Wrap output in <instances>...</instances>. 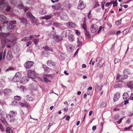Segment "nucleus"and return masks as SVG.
<instances>
[{"label": "nucleus", "mask_w": 133, "mask_h": 133, "mask_svg": "<svg viewBox=\"0 0 133 133\" xmlns=\"http://www.w3.org/2000/svg\"><path fill=\"white\" fill-rule=\"evenodd\" d=\"M86 19V18H85L84 19V29L85 30V34L86 38L88 39H89L90 38L91 35L90 34L89 32L87 31L86 25L84 23L85 22Z\"/></svg>", "instance_id": "obj_1"}, {"label": "nucleus", "mask_w": 133, "mask_h": 133, "mask_svg": "<svg viewBox=\"0 0 133 133\" xmlns=\"http://www.w3.org/2000/svg\"><path fill=\"white\" fill-rule=\"evenodd\" d=\"M22 77V75L19 72H17L13 78V80L15 82H18L19 81Z\"/></svg>", "instance_id": "obj_2"}, {"label": "nucleus", "mask_w": 133, "mask_h": 133, "mask_svg": "<svg viewBox=\"0 0 133 133\" xmlns=\"http://www.w3.org/2000/svg\"><path fill=\"white\" fill-rule=\"evenodd\" d=\"M26 16L28 18H31L32 19L31 21V23L33 24L34 25L37 22V20H35V17L33 16L30 12H28L26 14Z\"/></svg>", "instance_id": "obj_3"}, {"label": "nucleus", "mask_w": 133, "mask_h": 133, "mask_svg": "<svg viewBox=\"0 0 133 133\" xmlns=\"http://www.w3.org/2000/svg\"><path fill=\"white\" fill-rule=\"evenodd\" d=\"M27 74L29 77L32 78H35L36 77V75L34 71L29 70L27 71Z\"/></svg>", "instance_id": "obj_4"}, {"label": "nucleus", "mask_w": 133, "mask_h": 133, "mask_svg": "<svg viewBox=\"0 0 133 133\" xmlns=\"http://www.w3.org/2000/svg\"><path fill=\"white\" fill-rule=\"evenodd\" d=\"M96 61L98 63L97 66L99 68L102 66L104 64V62H102V58L101 57H98Z\"/></svg>", "instance_id": "obj_5"}, {"label": "nucleus", "mask_w": 133, "mask_h": 133, "mask_svg": "<svg viewBox=\"0 0 133 133\" xmlns=\"http://www.w3.org/2000/svg\"><path fill=\"white\" fill-rule=\"evenodd\" d=\"M34 64L33 62L27 61L24 64V66L26 68L30 69L32 66Z\"/></svg>", "instance_id": "obj_6"}, {"label": "nucleus", "mask_w": 133, "mask_h": 133, "mask_svg": "<svg viewBox=\"0 0 133 133\" xmlns=\"http://www.w3.org/2000/svg\"><path fill=\"white\" fill-rule=\"evenodd\" d=\"M98 27L95 24L92 25L90 27V30L92 33H94L98 30Z\"/></svg>", "instance_id": "obj_7"}, {"label": "nucleus", "mask_w": 133, "mask_h": 133, "mask_svg": "<svg viewBox=\"0 0 133 133\" xmlns=\"http://www.w3.org/2000/svg\"><path fill=\"white\" fill-rule=\"evenodd\" d=\"M72 31L70 30H67L64 31L62 32V34L63 37H65L69 36L70 34L72 33Z\"/></svg>", "instance_id": "obj_8"}, {"label": "nucleus", "mask_w": 133, "mask_h": 133, "mask_svg": "<svg viewBox=\"0 0 133 133\" xmlns=\"http://www.w3.org/2000/svg\"><path fill=\"white\" fill-rule=\"evenodd\" d=\"M74 48V46L72 44H69L67 46V50L69 52H72Z\"/></svg>", "instance_id": "obj_9"}, {"label": "nucleus", "mask_w": 133, "mask_h": 133, "mask_svg": "<svg viewBox=\"0 0 133 133\" xmlns=\"http://www.w3.org/2000/svg\"><path fill=\"white\" fill-rule=\"evenodd\" d=\"M125 77L124 75H121L120 74H118L117 77L116 79L119 82L121 81L124 78H126Z\"/></svg>", "instance_id": "obj_10"}, {"label": "nucleus", "mask_w": 133, "mask_h": 133, "mask_svg": "<svg viewBox=\"0 0 133 133\" xmlns=\"http://www.w3.org/2000/svg\"><path fill=\"white\" fill-rule=\"evenodd\" d=\"M131 72L128 69H126L123 71V74L125 77L127 78L128 77V75L130 74Z\"/></svg>", "instance_id": "obj_11"}, {"label": "nucleus", "mask_w": 133, "mask_h": 133, "mask_svg": "<svg viewBox=\"0 0 133 133\" xmlns=\"http://www.w3.org/2000/svg\"><path fill=\"white\" fill-rule=\"evenodd\" d=\"M67 27L69 28H75L76 26L75 24L72 22H69L66 24Z\"/></svg>", "instance_id": "obj_12"}, {"label": "nucleus", "mask_w": 133, "mask_h": 133, "mask_svg": "<svg viewBox=\"0 0 133 133\" xmlns=\"http://www.w3.org/2000/svg\"><path fill=\"white\" fill-rule=\"evenodd\" d=\"M6 59L8 60H10L13 58L12 55V52L10 51H8L6 57Z\"/></svg>", "instance_id": "obj_13"}, {"label": "nucleus", "mask_w": 133, "mask_h": 133, "mask_svg": "<svg viewBox=\"0 0 133 133\" xmlns=\"http://www.w3.org/2000/svg\"><path fill=\"white\" fill-rule=\"evenodd\" d=\"M53 38L58 42L61 41L63 39V38L60 35L55 36Z\"/></svg>", "instance_id": "obj_14"}, {"label": "nucleus", "mask_w": 133, "mask_h": 133, "mask_svg": "<svg viewBox=\"0 0 133 133\" xmlns=\"http://www.w3.org/2000/svg\"><path fill=\"white\" fill-rule=\"evenodd\" d=\"M120 94L119 92H117L114 94V101L116 102L118 100Z\"/></svg>", "instance_id": "obj_15"}, {"label": "nucleus", "mask_w": 133, "mask_h": 133, "mask_svg": "<svg viewBox=\"0 0 133 133\" xmlns=\"http://www.w3.org/2000/svg\"><path fill=\"white\" fill-rule=\"evenodd\" d=\"M47 65L48 66H52L55 65V63L51 60H49L47 62Z\"/></svg>", "instance_id": "obj_16"}, {"label": "nucleus", "mask_w": 133, "mask_h": 133, "mask_svg": "<svg viewBox=\"0 0 133 133\" xmlns=\"http://www.w3.org/2000/svg\"><path fill=\"white\" fill-rule=\"evenodd\" d=\"M8 3L6 2L3 4V6L4 8L6 7V10L8 11H9L10 10L11 8L10 6L8 5Z\"/></svg>", "instance_id": "obj_17"}, {"label": "nucleus", "mask_w": 133, "mask_h": 133, "mask_svg": "<svg viewBox=\"0 0 133 133\" xmlns=\"http://www.w3.org/2000/svg\"><path fill=\"white\" fill-rule=\"evenodd\" d=\"M17 114L16 111L12 110L10 111L9 115L12 117H15Z\"/></svg>", "instance_id": "obj_18"}, {"label": "nucleus", "mask_w": 133, "mask_h": 133, "mask_svg": "<svg viewBox=\"0 0 133 133\" xmlns=\"http://www.w3.org/2000/svg\"><path fill=\"white\" fill-rule=\"evenodd\" d=\"M61 18L63 20L67 21L68 19V17L65 14H64L61 15Z\"/></svg>", "instance_id": "obj_19"}, {"label": "nucleus", "mask_w": 133, "mask_h": 133, "mask_svg": "<svg viewBox=\"0 0 133 133\" xmlns=\"http://www.w3.org/2000/svg\"><path fill=\"white\" fill-rule=\"evenodd\" d=\"M61 6V3H58L57 4L55 5L52 6V8L55 10H57L60 8Z\"/></svg>", "instance_id": "obj_20"}, {"label": "nucleus", "mask_w": 133, "mask_h": 133, "mask_svg": "<svg viewBox=\"0 0 133 133\" xmlns=\"http://www.w3.org/2000/svg\"><path fill=\"white\" fill-rule=\"evenodd\" d=\"M12 91L10 89H5L3 91V92L5 95H8Z\"/></svg>", "instance_id": "obj_21"}, {"label": "nucleus", "mask_w": 133, "mask_h": 133, "mask_svg": "<svg viewBox=\"0 0 133 133\" xmlns=\"http://www.w3.org/2000/svg\"><path fill=\"white\" fill-rule=\"evenodd\" d=\"M127 86L130 89H133V82L130 81L127 82Z\"/></svg>", "instance_id": "obj_22"}, {"label": "nucleus", "mask_w": 133, "mask_h": 133, "mask_svg": "<svg viewBox=\"0 0 133 133\" xmlns=\"http://www.w3.org/2000/svg\"><path fill=\"white\" fill-rule=\"evenodd\" d=\"M83 2L80 1L79 3L78 4V9L80 10H82L83 9Z\"/></svg>", "instance_id": "obj_23"}, {"label": "nucleus", "mask_w": 133, "mask_h": 133, "mask_svg": "<svg viewBox=\"0 0 133 133\" xmlns=\"http://www.w3.org/2000/svg\"><path fill=\"white\" fill-rule=\"evenodd\" d=\"M5 54L4 53L3 54V52L0 53V61H2V59H4L5 58Z\"/></svg>", "instance_id": "obj_24"}, {"label": "nucleus", "mask_w": 133, "mask_h": 133, "mask_svg": "<svg viewBox=\"0 0 133 133\" xmlns=\"http://www.w3.org/2000/svg\"><path fill=\"white\" fill-rule=\"evenodd\" d=\"M68 39L69 41L71 42L73 41L74 40V35L70 34L68 36Z\"/></svg>", "instance_id": "obj_25"}, {"label": "nucleus", "mask_w": 133, "mask_h": 133, "mask_svg": "<svg viewBox=\"0 0 133 133\" xmlns=\"http://www.w3.org/2000/svg\"><path fill=\"white\" fill-rule=\"evenodd\" d=\"M19 105L22 107H23L25 106H26L28 107H30V106L29 105L27 104V103H25V104L22 102H19Z\"/></svg>", "instance_id": "obj_26"}, {"label": "nucleus", "mask_w": 133, "mask_h": 133, "mask_svg": "<svg viewBox=\"0 0 133 133\" xmlns=\"http://www.w3.org/2000/svg\"><path fill=\"white\" fill-rule=\"evenodd\" d=\"M6 133H13L12 130L9 127L6 128Z\"/></svg>", "instance_id": "obj_27"}, {"label": "nucleus", "mask_w": 133, "mask_h": 133, "mask_svg": "<svg viewBox=\"0 0 133 133\" xmlns=\"http://www.w3.org/2000/svg\"><path fill=\"white\" fill-rule=\"evenodd\" d=\"M26 99L28 101H32L33 99L31 96L27 95L26 96Z\"/></svg>", "instance_id": "obj_28"}, {"label": "nucleus", "mask_w": 133, "mask_h": 133, "mask_svg": "<svg viewBox=\"0 0 133 133\" xmlns=\"http://www.w3.org/2000/svg\"><path fill=\"white\" fill-rule=\"evenodd\" d=\"M123 98L124 99H126L129 96L128 93L126 92H124L123 95Z\"/></svg>", "instance_id": "obj_29"}, {"label": "nucleus", "mask_w": 133, "mask_h": 133, "mask_svg": "<svg viewBox=\"0 0 133 133\" xmlns=\"http://www.w3.org/2000/svg\"><path fill=\"white\" fill-rule=\"evenodd\" d=\"M6 19V17L4 15L0 16V21L3 22L5 21Z\"/></svg>", "instance_id": "obj_30"}, {"label": "nucleus", "mask_w": 133, "mask_h": 133, "mask_svg": "<svg viewBox=\"0 0 133 133\" xmlns=\"http://www.w3.org/2000/svg\"><path fill=\"white\" fill-rule=\"evenodd\" d=\"M14 67H10L5 70L6 72H8L10 71H14L15 70Z\"/></svg>", "instance_id": "obj_31"}, {"label": "nucleus", "mask_w": 133, "mask_h": 133, "mask_svg": "<svg viewBox=\"0 0 133 133\" xmlns=\"http://www.w3.org/2000/svg\"><path fill=\"white\" fill-rule=\"evenodd\" d=\"M43 48L45 50L47 51H52V48H50L47 46H46L45 47H43Z\"/></svg>", "instance_id": "obj_32"}, {"label": "nucleus", "mask_w": 133, "mask_h": 133, "mask_svg": "<svg viewBox=\"0 0 133 133\" xmlns=\"http://www.w3.org/2000/svg\"><path fill=\"white\" fill-rule=\"evenodd\" d=\"M123 85L122 84H116L114 86V88H122L123 87Z\"/></svg>", "instance_id": "obj_33"}, {"label": "nucleus", "mask_w": 133, "mask_h": 133, "mask_svg": "<svg viewBox=\"0 0 133 133\" xmlns=\"http://www.w3.org/2000/svg\"><path fill=\"white\" fill-rule=\"evenodd\" d=\"M78 41L77 42V43L78 46H79L82 45V41L79 40L78 38H77Z\"/></svg>", "instance_id": "obj_34"}, {"label": "nucleus", "mask_w": 133, "mask_h": 133, "mask_svg": "<svg viewBox=\"0 0 133 133\" xmlns=\"http://www.w3.org/2000/svg\"><path fill=\"white\" fill-rule=\"evenodd\" d=\"M19 19L21 21V23H25L27 21L26 19L24 18H20Z\"/></svg>", "instance_id": "obj_35"}, {"label": "nucleus", "mask_w": 133, "mask_h": 133, "mask_svg": "<svg viewBox=\"0 0 133 133\" xmlns=\"http://www.w3.org/2000/svg\"><path fill=\"white\" fill-rule=\"evenodd\" d=\"M9 35L8 34H6L4 33H0V36L2 37H6Z\"/></svg>", "instance_id": "obj_36"}, {"label": "nucleus", "mask_w": 133, "mask_h": 133, "mask_svg": "<svg viewBox=\"0 0 133 133\" xmlns=\"http://www.w3.org/2000/svg\"><path fill=\"white\" fill-rule=\"evenodd\" d=\"M14 99L15 100L19 101L21 99V97L20 96H14Z\"/></svg>", "instance_id": "obj_37"}, {"label": "nucleus", "mask_w": 133, "mask_h": 133, "mask_svg": "<svg viewBox=\"0 0 133 133\" xmlns=\"http://www.w3.org/2000/svg\"><path fill=\"white\" fill-rule=\"evenodd\" d=\"M51 16L48 15H47L46 16H45L43 17L42 18L44 19H46L47 20H48V19H50L51 18Z\"/></svg>", "instance_id": "obj_38"}, {"label": "nucleus", "mask_w": 133, "mask_h": 133, "mask_svg": "<svg viewBox=\"0 0 133 133\" xmlns=\"http://www.w3.org/2000/svg\"><path fill=\"white\" fill-rule=\"evenodd\" d=\"M43 78L44 81L45 82L48 83L51 82V81L50 80L48 79L46 77H44Z\"/></svg>", "instance_id": "obj_39"}, {"label": "nucleus", "mask_w": 133, "mask_h": 133, "mask_svg": "<svg viewBox=\"0 0 133 133\" xmlns=\"http://www.w3.org/2000/svg\"><path fill=\"white\" fill-rule=\"evenodd\" d=\"M106 103L105 102H102L100 105L101 108H103L105 107L106 105Z\"/></svg>", "instance_id": "obj_40"}, {"label": "nucleus", "mask_w": 133, "mask_h": 133, "mask_svg": "<svg viewBox=\"0 0 133 133\" xmlns=\"http://www.w3.org/2000/svg\"><path fill=\"white\" fill-rule=\"evenodd\" d=\"M101 87H100L99 85L98 84H96L95 87V89L97 90H101L102 87V86Z\"/></svg>", "instance_id": "obj_41"}, {"label": "nucleus", "mask_w": 133, "mask_h": 133, "mask_svg": "<svg viewBox=\"0 0 133 133\" xmlns=\"http://www.w3.org/2000/svg\"><path fill=\"white\" fill-rule=\"evenodd\" d=\"M9 41V40H8L7 39H6L5 40H2V44H6V42Z\"/></svg>", "instance_id": "obj_42"}, {"label": "nucleus", "mask_w": 133, "mask_h": 133, "mask_svg": "<svg viewBox=\"0 0 133 133\" xmlns=\"http://www.w3.org/2000/svg\"><path fill=\"white\" fill-rule=\"evenodd\" d=\"M45 76L50 79H52L53 78V76L51 74L45 75Z\"/></svg>", "instance_id": "obj_43"}, {"label": "nucleus", "mask_w": 133, "mask_h": 133, "mask_svg": "<svg viewBox=\"0 0 133 133\" xmlns=\"http://www.w3.org/2000/svg\"><path fill=\"white\" fill-rule=\"evenodd\" d=\"M122 19H121L120 20L117 21L116 22L115 24L117 25H118L121 24V23Z\"/></svg>", "instance_id": "obj_44"}, {"label": "nucleus", "mask_w": 133, "mask_h": 133, "mask_svg": "<svg viewBox=\"0 0 133 133\" xmlns=\"http://www.w3.org/2000/svg\"><path fill=\"white\" fill-rule=\"evenodd\" d=\"M14 28L15 26L14 25L11 24L7 28L8 29H12Z\"/></svg>", "instance_id": "obj_45"}, {"label": "nucleus", "mask_w": 133, "mask_h": 133, "mask_svg": "<svg viewBox=\"0 0 133 133\" xmlns=\"http://www.w3.org/2000/svg\"><path fill=\"white\" fill-rule=\"evenodd\" d=\"M0 115L2 117H3L4 115V113L2 109H0Z\"/></svg>", "instance_id": "obj_46"}, {"label": "nucleus", "mask_w": 133, "mask_h": 133, "mask_svg": "<svg viewBox=\"0 0 133 133\" xmlns=\"http://www.w3.org/2000/svg\"><path fill=\"white\" fill-rule=\"evenodd\" d=\"M129 31V30L128 29H125L123 32V34H127Z\"/></svg>", "instance_id": "obj_47"}, {"label": "nucleus", "mask_w": 133, "mask_h": 133, "mask_svg": "<svg viewBox=\"0 0 133 133\" xmlns=\"http://www.w3.org/2000/svg\"><path fill=\"white\" fill-rule=\"evenodd\" d=\"M39 41L38 39H35L34 41L35 44L36 45L37 44Z\"/></svg>", "instance_id": "obj_48"}, {"label": "nucleus", "mask_w": 133, "mask_h": 133, "mask_svg": "<svg viewBox=\"0 0 133 133\" xmlns=\"http://www.w3.org/2000/svg\"><path fill=\"white\" fill-rule=\"evenodd\" d=\"M120 61V59L117 58H115V64H116L117 63L119 62Z\"/></svg>", "instance_id": "obj_49"}, {"label": "nucleus", "mask_w": 133, "mask_h": 133, "mask_svg": "<svg viewBox=\"0 0 133 133\" xmlns=\"http://www.w3.org/2000/svg\"><path fill=\"white\" fill-rule=\"evenodd\" d=\"M91 10L88 13V14L87 16L88 17V19H90L91 17Z\"/></svg>", "instance_id": "obj_50"}, {"label": "nucleus", "mask_w": 133, "mask_h": 133, "mask_svg": "<svg viewBox=\"0 0 133 133\" xmlns=\"http://www.w3.org/2000/svg\"><path fill=\"white\" fill-rule=\"evenodd\" d=\"M75 31L76 34L78 36H79L80 35V33L78 30H75Z\"/></svg>", "instance_id": "obj_51"}, {"label": "nucleus", "mask_w": 133, "mask_h": 133, "mask_svg": "<svg viewBox=\"0 0 133 133\" xmlns=\"http://www.w3.org/2000/svg\"><path fill=\"white\" fill-rule=\"evenodd\" d=\"M23 6L22 4H21L18 5L17 8L20 9H22L23 8Z\"/></svg>", "instance_id": "obj_52"}, {"label": "nucleus", "mask_w": 133, "mask_h": 133, "mask_svg": "<svg viewBox=\"0 0 133 133\" xmlns=\"http://www.w3.org/2000/svg\"><path fill=\"white\" fill-rule=\"evenodd\" d=\"M105 3V2H102L101 3V7L103 9H104V4Z\"/></svg>", "instance_id": "obj_53"}, {"label": "nucleus", "mask_w": 133, "mask_h": 133, "mask_svg": "<svg viewBox=\"0 0 133 133\" xmlns=\"http://www.w3.org/2000/svg\"><path fill=\"white\" fill-rule=\"evenodd\" d=\"M0 129L2 132L4 131V129L2 125L0 123Z\"/></svg>", "instance_id": "obj_54"}, {"label": "nucleus", "mask_w": 133, "mask_h": 133, "mask_svg": "<svg viewBox=\"0 0 133 133\" xmlns=\"http://www.w3.org/2000/svg\"><path fill=\"white\" fill-rule=\"evenodd\" d=\"M130 62L129 61H125L124 63V65H128V64H129Z\"/></svg>", "instance_id": "obj_55"}, {"label": "nucleus", "mask_w": 133, "mask_h": 133, "mask_svg": "<svg viewBox=\"0 0 133 133\" xmlns=\"http://www.w3.org/2000/svg\"><path fill=\"white\" fill-rule=\"evenodd\" d=\"M102 28H102V26H100L99 27V30H98V32H97L98 34L99 32L101 31Z\"/></svg>", "instance_id": "obj_56"}, {"label": "nucleus", "mask_w": 133, "mask_h": 133, "mask_svg": "<svg viewBox=\"0 0 133 133\" xmlns=\"http://www.w3.org/2000/svg\"><path fill=\"white\" fill-rule=\"evenodd\" d=\"M28 38V37H26L25 38H24L21 39V41H27L28 40V39H27V38Z\"/></svg>", "instance_id": "obj_57"}, {"label": "nucleus", "mask_w": 133, "mask_h": 133, "mask_svg": "<svg viewBox=\"0 0 133 133\" xmlns=\"http://www.w3.org/2000/svg\"><path fill=\"white\" fill-rule=\"evenodd\" d=\"M122 118H121L119 120V121H116V122L118 124H120L122 122Z\"/></svg>", "instance_id": "obj_58"}, {"label": "nucleus", "mask_w": 133, "mask_h": 133, "mask_svg": "<svg viewBox=\"0 0 133 133\" xmlns=\"http://www.w3.org/2000/svg\"><path fill=\"white\" fill-rule=\"evenodd\" d=\"M31 43V42L30 41L26 43V46L27 47H28L29 46L30 44Z\"/></svg>", "instance_id": "obj_59"}, {"label": "nucleus", "mask_w": 133, "mask_h": 133, "mask_svg": "<svg viewBox=\"0 0 133 133\" xmlns=\"http://www.w3.org/2000/svg\"><path fill=\"white\" fill-rule=\"evenodd\" d=\"M99 5L98 4V3L97 2H96L95 4V6L94 7V8H96L97 6H99Z\"/></svg>", "instance_id": "obj_60"}, {"label": "nucleus", "mask_w": 133, "mask_h": 133, "mask_svg": "<svg viewBox=\"0 0 133 133\" xmlns=\"http://www.w3.org/2000/svg\"><path fill=\"white\" fill-rule=\"evenodd\" d=\"M124 104L125 105H126L127 104H128L129 103V101L128 100H125L124 101Z\"/></svg>", "instance_id": "obj_61"}, {"label": "nucleus", "mask_w": 133, "mask_h": 133, "mask_svg": "<svg viewBox=\"0 0 133 133\" xmlns=\"http://www.w3.org/2000/svg\"><path fill=\"white\" fill-rule=\"evenodd\" d=\"M54 25L56 26H59L60 25L59 24L57 23H54Z\"/></svg>", "instance_id": "obj_62"}, {"label": "nucleus", "mask_w": 133, "mask_h": 133, "mask_svg": "<svg viewBox=\"0 0 133 133\" xmlns=\"http://www.w3.org/2000/svg\"><path fill=\"white\" fill-rule=\"evenodd\" d=\"M10 23H11L12 24H16V21H11L10 22Z\"/></svg>", "instance_id": "obj_63"}, {"label": "nucleus", "mask_w": 133, "mask_h": 133, "mask_svg": "<svg viewBox=\"0 0 133 133\" xmlns=\"http://www.w3.org/2000/svg\"><path fill=\"white\" fill-rule=\"evenodd\" d=\"M96 129V127L95 126H94L92 127V130L93 131H95Z\"/></svg>", "instance_id": "obj_64"}]
</instances>
